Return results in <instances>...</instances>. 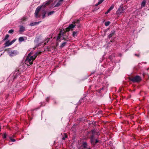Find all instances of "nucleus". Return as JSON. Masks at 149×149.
<instances>
[{"instance_id": "nucleus-1", "label": "nucleus", "mask_w": 149, "mask_h": 149, "mask_svg": "<svg viewBox=\"0 0 149 149\" xmlns=\"http://www.w3.org/2000/svg\"><path fill=\"white\" fill-rule=\"evenodd\" d=\"M41 53V52H37L33 56H31L33 53L32 52L30 53L26 57L25 60L26 63L28 62L30 65H32L33 64V61L35 59L38 55L40 54Z\"/></svg>"}, {"instance_id": "nucleus-2", "label": "nucleus", "mask_w": 149, "mask_h": 149, "mask_svg": "<svg viewBox=\"0 0 149 149\" xmlns=\"http://www.w3.org/2000/svg\"><path fill=\"white\" fill-rule=\"evenodd\" d=\"M53 1V0H49L46 3H44L42 6H38L36 9L35 13V16L36 18H38L40 17V15H38L41 9L42 8H45Z\"/></svg>"}, {"instance_id": "nucleus-3", "label": "nucleus", "mask_w": 149, "mask_h": 149, "mask_svg": "<svg viewBox=\"0 0 149 149\" xmlns=\"http://www.w3.org/2000/svg\"><path fill=\"white\" fill-rule=\"evenodd\" d=\"M63 33H62V31L61 30L60 31V33L59 34L57 38V43L58 42H60L61 40L64 39V38L63 37Z\"/></svg>"}, {"instance_id": "nucleus-4", "label": "nucleus", "mask_w": 149, "mask_h": 149, "mask_svg": "<svg viewBox=\"0 0 149 149\" xmlns=\"http://www.w3.org/2000/svg\"><path fill=\"white\" fill-rule=\"evenodd\" d=\"M130 79L133 82H138L141 81V78L139 76H136L134 77L130 78Z\"/></svg>"}, {"instance_id": "nucleus-5", "label": "nucleus", "mask_w": 149, "mask_h": 149, "mask_svg": "<svg viewBox=\"0 0 149 149\" xmlns=\"http://www.w3.org/2000/svg\"><path fill=\"white\" fill-rule=\"evenodd\" d=\"M75 25H74L73 24H70L68 27L66 28V31H68L70 30H73V29L75 27Z\"/></svg>"}, {"instance_id": "nucleus-6", "label": "nucleus", "mask_w": 149, "mask_h": 149, "mask_svg": "<svg viewBox=\"0 0 149 149\" xmlns=\"http://www.w3.org/2000/svg\"><path fill=\"white\" fill-rule=\"evenodd\" d=\"M124 11V9L122 7H120L117 11V13L118 14L122 13Z\"/></svg>"}, {"instance_id": "nucleus-7", "label": "nucleus", "mask_w": 149, "mask_h": 149, "mask_svg": "<svg viewBox=\"0 0 149 149\" xmlns=\"http://www.w3.org/2000/svg\"><path fill=\"white\" fill-rule=\"evenodd\" d=\"M17 52L16 51H13L8 52L9 54L11 56H13L16 55Z\"/></svg>"}, {"instance_id": "nucleus-8", "label": "nucleus", "mask_w": 149, "mask_h": 149, "mask_svg": "<svg viewBox=\"0 0 149 149\" xmlns=\"http://www.w3.org/2000/svg\"><path fill=\"white\" fill-rule=\"evenodd\" d=\"M91 142L93 145H95V139L93 135H92L91 137Z\"/></svg>"}, {"instance_id": "nucleus-9", "label": "nucleus", "mask_w": 149, "mask_h": 149, "mask_svg": "<svg viewBox=\"0 0 149 149\" xmlns=\"http://www.w3.org/2000/svg\"><path fill=\"white\" fill-rule=\"evenodd\" d=\"M115 34V31L114 30H113L112 31H111L110 33V34L109 35L108 37L109 38H110L111 37H112Z\"/></svg>"}, {"instance_id": "nucleus-10", "label": "nucleus", "mask_w": 149, "mask_h": 149, "mask_svg": "<svg viewBox=\"0 0 149 149\" xmlns=\"http://www.w3.org/2000/svg\"><path fill=\"white\" fill-rule=\"evenodd\" d=\"M25 28L23 26H20L19 31L20 32H23L25 31Z\"/></svg>"}, {"instance_id": "nucleus-11", "label": "nucleus", "mask_w": 149, "mask_h": 149, "mask_svg": "<svg viewBox=\"0 0 149 149\" xmlns=\"http://www.w3.org/2000/svg\"><path fill=\"white\" fill-rule=\"evenodd\" d=\"M40 22H34L33 23H32L30 24V25L31 26H33L36 25L38 24Z\"/></svg>"}, {"instance_id": "nucleus-12", "label": "nucleus", "mask_w": 149, "mask_h": 149, "mask_svg": "<svg viewBox=\"0 0 149 149\" xmlns=\"http://www.w3.org/2000/svg\"><path fill=\"white\" fill-rule=\"evenodd\" d=\"M146 0H144L142 2L141 4V7H144L145 6L146 3Z\"/></svg>"}, {"instance_id": "nucleus-13", "label": "nucleus", "mask_w": 149, "mask_h": 149, "mask_svg": "<svg viewBox=\"0 0 149 149\" xmlns=\"http://www.w3.org/2000/svg\"><path fill=\"white\" fill-rule=\"evenodd\" d=\"M77 33H78V32H75V31L73 32V33H72L73 36L74 37H75L76 36H77Z\"/></svg>"}, {"instance_id": "nucleus-14", "label": "nucleus", "mask_w": 149, "mask_h": 149, "mask_svg": "<svg viewBox=\"0 0 149 149\" xmlns=\"http://www.w3.org/2000/svg\"><path fill=\"white\" fill-rule=\"evenodd\" d=\"M67 43V42L66 41H65V42H64L61 45V46H60V47H64V46H65V45H66V44Z\"/></svg>"}, {"instance_id": "nucleus-15", "label": "nucleus", "mask_w": 149, "mask_h": 149, "mask_svg": "<svg viewBox=\"0 0 149 149\" xmlns=\"http://www.w3.org/2000/svg\"><path fill=\"white\" fill-rule=\"evenodd\" d=\"M24 39L23 37H21L19 38V42H22L24 40Z\"/></svg>"}, {"instance_id": "nucleus-16", "label": "nucleus", "mask_w": 149, "mask_h": 149, "mask_svg": "<svg viewBox=\"0 0 149 149\" xmlns=\"http://www.w3.org/2000/svg\"><path fill=\"white\" fill-rule=\"evenodd\" d=\"M10 45V42L9 41H7L5 43V47H7V46H8L10 45Z\"/></svg>"}, {"instance_id": "nucleus-17", "label": "nucleus", "mask_w": 149, "mask_h": 149, "mask_svg": "<svg viewBox=\"0 0 149 149\" xmlns=\"http://www.w3.org/2000/svg\"><path fill=\"white\" fill-rule=\"evenodd\" d=\"M104 0H99V1L98 2V3L95 5L96 6H97L98 5L100 4L101 3H102V2L104 1Z\"/></svg>"}, {"instance_id": "nucleus-18", "label": "nucleus", "mask_w": 149, "mask_h": 149, "mask_svg": "<svg viewBox=\"0 0 149 149\" xmlns=\"http://www.w3.org/2000/svg\"><path fill=\"white\" fill-rule=\"evenodd\" d=\"M87 144L86 142H84L82 145V146L84 148H86L87 146Z\"/></svg>"}, {"instance_id": "nucleus-19", "label": "nucleus", "mask_w": 149, "mask_h": 149, "mask_svg": "<svg viewBox=\"0 0 149 149\" xmlns=\"http://www.w3.org/2000/svg\"><path fill=\"white\" fill-rule=\"evenodd\" d=\"M54 13V11H52L48 13V15L49 16V15H51L52 14H53Z\"/></svg>"}, {"instance_id": "nucleus-20", "label": "nucleus", "mask_w": 149, "mask_h": 149, "mask_svg": "<svg viewBox=\"0 0 149 149\" xmlns=\"http://www.w3.org/2000/svg\"><path fill=\"white\" fill-rule=\"evenodd\" d=\"M110 22L109 21H108V22H106L105 23V25L106 26H107L109 25L110 24Z\"/></svg>"}, {"instance_id": "nucleus-21", "label": "nucleus", "mask_w": 149, "mask_h": 149, "mask_svg": "<svg viewBox=\"0 0 149 149\" xmlns=\"http://www.w3.org/2000/svg\"><path fill=\"white\" fill-rule=\"evenodd\" d=\"M9 36L8 34H7L6 35L5 38L3 39L4 40H6L9 37Z\"/></svg>"}, {"instance_id": "nucleus-22", "label": "nucleus", "mask_w": 149, "mask_h": 149, "mask_svg": "<svg viewBox=\"0 0 149 149\" xmlns=\"http://www.w3.org/2000/svg\"><path fill=\"white\" fill-rule=\"evenodd\" d=\"M9 138L10 140L12 142H15V140L14 139H12L11 136H10Z\"/></svg>"}, {"instance_id": "nucleus-23", "label": "nucleus", "mask_w": 149, "mask_h": 149, "mask_svg": "<svg viewBox=\"0 0 149 149\" xmlns=\"http://www.w3.org/2000/svg\"><path fill=\"white\" fill-rule=\"evenodd\" d=\"M14 31L13 29H11V30H10L8 32L9 33H13V32Z\"/></svg>"}, {"instance_id": "nucleus-24", "label": "nucleus", "mask_w": 149, "mask_h": 149, "mask_svg": "<svg viewBox=\"0 0 149 149\" xmlns=\"http://www.w3.org/2000/svg\"><path fill=\"white\" fill-rule=\"evenodd\" d=\"M46 12L44 11L42 15V18H44L45 17V15H46Z\"/></svg>"}, {"instance_id": "nucleus-25", "label": "nucleus", "mask_w": 149, "mask_h": 149, "mask_svg": "<svg viewBox=\"0 0 149 149\" xmlns=\"http://www.w3.org/2000/svg\"><path fill=\"white\" fill-rule=\"evenodd\" d=\"M60 1H59V2H58V3L55 6L56 7H58V6H59L61 3L60 2Z\"/></svg>"}, {"instance_id": "nucleus-26", "label": "nucleus", "mask_w": 149, "mask_h": 149, "mask_svg": "<svg viewBox=\"0 0 149 149\" xmlns=\"http://www.w3.org/2000/svg\"><path fill=\"white\" fill-rule=\"evenodd\" d=\"M67 137V135L66 134H65V136L63 137L62 139L63 140H64Z\"/></svg>"}, {"instance_id": "nucleus-27", "label": "nucleus", "mask_w": 149, "mask_h": 149, "mask_svg": "<svg viewBox=\"0 0 149 149\" xmlns=\"http://www.w3.org/2000/svg\"><path fill=\"white\" fill-rule=\"evenodd\" d=\"M114 7V6L113 5H112L109 8L111 10H112L113 9Z\"/></svg>"}, {"instance_id": "nucleus-28", "label": "nucleus", "mask_w": 149, "mask_h": 149, "mask_svg": "<svg viewBox=\"0 0 149 149\" xmlns=\"http://www.w3.org/2000/svg\"><path fill=\"white\" fill-rule=\"evenodd\" d=\"M100 141L99 140H98L97 139H96L95 140V144L99 142Z\"/></svg>"}, {"instance_id": "nucleus-29", "label": "nucleus", "mask_w": 149, "mask_h": 149, "mask_svg": "<svg viewBox=\"0 0 149 149\" xmlns=\"http://www.w3.org/2000/svg\"><path fill=\"white\" fill-rule=\"evenodd\" d=\"M6 133H4V134H3V138L4 139L6 138Z\"/></svg>"}, {"instance_id": "nucleus-30", "label": "nucleus", "mask_w": 149, "mask_h": 149, "mask_svg": "<svg viewBox=\"0 0 149 149\" xmlns=\"http://www.w3.org/2000/svg\"><path fill=\"white\" fill-rule=\"evenodd\" d=\"M110 11L108 10L107 12H106L105 13V14H107Z\"/></svg>"}, {"instance_id": "nucleus-31", "label": "nucleus", "mask_w": 149, "mask_h": 149, "mask_svg": "<svg viewBox=\"0 0 149 149\" xmlns=\"http://www.w3.org/2000/svg\"><path fill=\"white\" fill-rule=\"evenodd\" d=\"M13 43L12 41L11 42H10V45H10Z\"/></svg>"}, {"instance_id": "nucleus-32", "label": "nucleus", "mask_w": 149, "mask_h": 149, "mask_svg": "<svg viewBox=\"0 0 149 149\" xmlns=\"http://www.w3.org/2000/svg\"><path fill=\"white\" fill-rule=\"evenodd\" d=\"M15 40H13L12 41V42L13 43L15 42Z\"/></svg>"}, {"instance_id": "nucleus-33", "label": "nucleus", "mask_w": 149, "mask_h": 149, "mask_svg": "<svg viewBox=\"0 0 149 149\" xmlns=\"http://www.w3.org/2000/svg\"><path fill=\"white\" fill-rule=\"evenodd\" d=\"M135 55L136 56H139V55H138V54H135Z\"/></svg>"}, {"instance_id": "nucleus-34", "label": "nucleus", "mask_w": 149, "mask_h": 149, "mask_svg": "<svg viewBox=\"0 0 149 149\" xmlns=\"http://www.w3.org/2000/svg\"><path fill=\"white\" fill-rule=\"evenodd\" d=\"M108 10L110 11L111 10L109 8Z\"/></svg>"}, {"instance_id": "nucleus-35", "label": "nucleus", "mask_w": 149, "mask_h": 149, "mask_svg": "<svg viewBox=\"0 0 149 149\" xmlns=\"http://www.w3.org/2000/svg\"><path fill=\"white\" fill-rule=\"evenodd\" d=\"M49 38L48 39V41H47V42H48V41H49Z\"/></svg>"}, {"instance_id": "nucleus-36", "label": "nucleus", "mask_w": 149, "mask_h": 149, "mask_svg": "<svg viewBox=\"0 0 149 149\" xmlns=\"http://www.w3.org/2000/svg\"><path fill=\"white\" fill-rule=\"evenodd\" d=\"M1 131V128L0 127V131Z\"/></svg>"}, {"instance_id": "nucleus-37", "label": "nucleus", "mask_w": 149, "mask_h": 149, "mask_svg": "<svg viewBox=\"0 0 149 149\" xmlns=\"http://www.w3.org/2000/svg\"><path fill=\"white\" fill-rule=\"evenodd\" d=\"M13 137H14V135H13Z\"/></svg>"}, {"instance_id": "nucleus-38", "label": "nucleus", "mask_w": 149, "mask_h": 149, "mask_svg": "<svg viewBox=\"0 0 149 149\" xmlns=\"http://www.w3.org/2000/svg\"><path fill=\"white\" fill-rule=\"evenodd\" d=\"M45 44H46V43H45Z\"/></svg>"}, {"instance_id": "nucleus-39", "label": "nucleus", "mask_w": 149, "mask_h": 149, "mask_svg": "<svg viewBox=\"0 0 149 149\" xmlns=\"http://www.w3.org/2000/svg\"><path fill=\"white\" fill-rule=\"evenodd\" d=\"M88 149H91L89 148H88Z\"/></svg>"}]
</instances>
